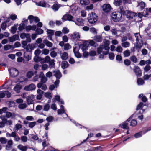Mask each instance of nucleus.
I'll list each match as a JSON object with an SVG mask.
<instances>
[{
    "label": "nucleus",
    "mask_w": 151,
    "mask_h": 151,
    "mask_svg": "<svg viewBox=\"0 0 151 151\" xmlns=\"http://www.w3.org/2000/svg\"><path fill=\"white\" fill-rule=\"evenodd\" d=\"M122 3L121 0H114V4L116 6H119Z\"/></svg>",
    "instance_id": "obj_50"
},
{
    "label": "nucleus",
    "mask_w": 151,
    "mask_h": 151,
    "mask_svg": "<svg viewBox=\"0 0 151 151\" xmlns=\"http://www.w3.org/2000/svg\"><path fill=\"white\" fill-rule=\"evenodd\" d=\"M110 31L111 32L112 35H117V32L118 31L115 28H111Z\"/></svg>",
    "instance_id": "obj_42"
},
{
    "label": "nucleus",
    "mask_w": 151,
    "mask_h": 151,
    "mask_svg": "<svg viewBox=\"0 0 151 151\" xmlns=\"http://www.w3.org/2000/svg\"><path fill=\"white\" fill-rule=\"evenodd\" d=\"M34 96L33 95H31L27 96L26 101L28 104H30L33 103V99L34 98Z\"/></svg>",
    "instance_id": "obj_14"
},
{
    "label": "nucleus",
    "mask_w": 151,
    "mask_h": 151,
    "mask_svg": "<svg viewBox=\"0 0 151 151\" xmlns=\"http://www.w3.org/2000/svg\"><path fill=\"white\" fill-rule=\"evenodd\" d=\"M137 124V122L136 120L135 119L132 120L130 122V125L132 127H134Z\"/></svg>",
    "instance_id": "obj_39"
},
{
    "label": "nucleus",
    "mask_w": 151,
    "mask_h": 151,
    "mask_svg": "<svg viewBox=\"0 0 151 151\" xmlns=\"http://www.w3.org/2000/svg\"><path fill=\"white\" fill-rule=\"evenodd\" d=\"M19 39V36L17 35H14L12 36L9 37V41L12 42Z\"/></svg>",
    "instance_id": "obj_24"
},
{
    "label": "nucleus",
    "mask_w": 151,
    "mask_h": 151,
    "mask_svg": "<svg viewBox=\"0 0 151 151\" xmlns=\"http://www.w3.org/2000/svg\"><path fill=\"white\" fill-rule=\"evenodd\" d=\"M137 83L138 85H142L144 83L143 80L141 78H139L137 79Z\"/></svg>",
    "instance_id": "obj_48"
},
{
    "label": "nucleus",
    "mask_w": 151,
    "mask_h": 151,
    "mask_svg": "<svg viewBox=\"0 0 151 151\" xmlns=\"http://www.w3.org/2000/svg\"><path fill=\"white\" fill-rule=\"evenodd\" d=\"M88 43L87 41H84L83 42V44L80 45L79 46L82 50L83 51L87 49Z\"/></svg>",
    "instance_id": "obj_19"
},
{
    "label": "nucleus",
    "mask_w": 151,
    "mask_h": 151,
    "mask_svg": "<svg viewBox=\"0 0 151 151\" xmlns=\"http://www.w3.org/2000/svg\"><path fill=\"white\" fill-rule=\"evenodd\" d=\"M83 20L81 18H77L76 20L73 21L78 26H83L84 25Z\"/></svg>",
    "instance_id": "obj_10"
},
{
    "label": "nucleus",
    "mask_w": 151,
    "mask_h": 151,
    "mask_svg": "<svg viewBox=\"0 0 151 151\" xmlns=\"http://www.w3.org/2000/svg\"><path fill=\"white\" fill-rule=\"evenodd\" d=\"M38 5L43 7H47L48 5L46 4L44 1H41L38 3Z\"/></svg>",
    "instance_id": "obj_40"
},
{
    "label": "nucleus",
    "mask_w": 151,
    "mask_h": 151,
    "mask_svg": "<svg viewBox=\"0 0 151 151\" xmlns=\"http://www.w3.org/2000/svg\"><path fill=\"white\" fill-rule=\"evenodd\" d=\"M21 139L23 142H26L27 140V137L25 136L21 137Z\"/></svg>",
    "instance_id": "obj_64"
},
{
    "label": "nucleus",
    "mask_w": 151,
    "mask_h": 151,
    "mask_svg": "<svg viewBox=\"0 0 151 151\" xmlns=\"http://www.w3.org/2000/svg\"><path fill=\"white\" fill-rule=\"evenodd\" d=\"M29 34H26L25 33H21L20 35V37L22 39H24L25 38H26L28 35Z\"/></svg>",
    "instance_id": "obj_62"
},
{
    "label": "nucleus",
    "mask_w": 151,
    "mask_h": 151,
    "mask_svg": "<svg viewBox=\"0 0 151 151\" xmlns=\"http://www.w3.org/2000/svg\"><path fill=\"white\" fill-rule=\"evenodd\" d=\"M98 17L95 13H91L89 14L88 17V20L89 22L91 24H94L97 21Z\"/></svg>",
    "instance_id": "obj_5"
},
{
    "label": "nucleus",
    "mask_w": 151,
    "mask_h": 151,
    "mask_svg": "<svg viewBox=\"0 0 151 151\" xmlns=\"http://www.w3.org/2000/svg\"><path fill=\"white\" fill-rule=\"evenodd\" d=\"M136 41V48H141L143 45V41L139 33L134 34Z\"/></svg>",
    "instance_id": "obj_3"
},
{
    "label": "nucleus",
    "mask_w": 151,
    "mask_h": 151,
    "mask_svg": "<svg viewBox=\"0 0 151 151\" xmlns=\"http://www.w3.org/2000/svg\"><path fill=\"white\" fill-rule=\"evenodd\" d=\"M69 35L71 37L72 39L76 40H79L81 37L80 33L76 32H74L73 34H69Z\"/></svg>",
    "instance_id": "obj_8"
},
{
    "label": "nucleus",
    "mask_w": 151,
    "mask_h": 151,
    "mask_svg": "<svg viewBox=\"0 0 151 151\" xmlns=\"http://www.w3.org/2000/svg\"><path fill=\"white\" fill-rule=\"evenodd\" d=\"M18 24H15L13 26L11 27L10 32L12 34H14L16 32L18 27Z\"/></svg>",
    "instance_id": "obj_26"
},
{
    "label": "nucleus",
    "mask_w": 151,
    "mask_h": 151,
    "mask_svg": "<svg viewBox=\"0 0 151 151\" xmlns=\"http://www.w3.org/2000/svg\"><path fill=\"white\" fill-rule=\"evenodd\" d=\"M68 66V63L66 61H64L62 62L61 64V67L63 69L67 68Z\"/></svg>",
    "instance_id": "obj_43"
},
{
    "label": "nucleus",
    "mask_w": 151,
    "mask_h": 151,
    "mask_svg": "<svg viewBox=\"0 0 151 151\" xmlns=\"http://www.w3.org/2000/svg\"><path fill=\"white\" fill-rule=\"evenodd\" d=\"M16 116V114L14 113H11L10 112H6V116L8 118L14 119Z\"/></svg>",
    "instance_id": "obj_18"
},
{
    "label": "nucleus",
    "mask_w": 151,
    "mask_h": 151,
    "mask_svg": "<svg viewBox=\"0 0 151 151\" xmlns=\"http://www.w3.org/2000/svg\"><path fill=\"white\" fill-rule=\"evenodd\" d=\"M73 17L70 14H67L63 16V17L62 18V19H64L65 20H69L70 21H74L72 20L73 19Z\"/></svg>",
    "instance_id": "obj_21"
},
{
    "label": "nucleus",
    "mask_w": 151,
    "mask_h": 151,
    "mask_svg": "<svg viewBox=\"0 0 151 151\" xmlns=\"http://www.w3.org/2000/svg\"><path fill=\"white\" fill-rule=\"evenodd\" d=\"M127 12V17L129 18V19H131L133 18V17H135L137 16V14L131 11L126 12Z\"/></svg>",
    "instance_id": "obj_16"
},
{
    "label": "nucleus",
    "mask_w": 151,
    "mask_h": 151,
    "mask_svg": "<svg viewBox=\"0 0 151 151\" xmlns=\"http://www.w3.org/2000/svg\"><path fill=\"white\" fill-rule=\"evenodd\" d=\"M124 56L126 57L129 56L130 55V52L129 50H127L123 52Z\"/></svg>",
    "instance_id": "obj_53"
},
{
    "label": "nucleus",
    "mask_w": 151,
    "mask_h": 151,
    "mask_svg": "<svg viewBox=\"0 0 151 151\" xmlns=\"http://www.w3.org/2000/svg\"><path fill=\"white\" fill-rule=\"evenodd\" d=\"M22 88V86L17 84L14 88V90L17 93L20 92V90Z\"/></svg>",
    "instance_id": "obj_27"
},
{
    "label": "nucleus",
    "mask_w": 151,
    "mask_h": 151,
    "mask_svg": "<svg viewBox=\"0 0 151 151\" xmlns=\"http://www.w3.org/2000/svg\"><path fill=\"white\" fill-rule=\"evenodd\" d=\"M50 107V105L49 104H47L44 105L43 110L45 111H48Z\"/></svg>",
    "instance_id": "obj_58"
},
{
    "label": "nucleus",
    "mask_w": 151,
    "mask_h": 151,
    "mask_svg": "<svg viewBox=\"0 0 151 151\" xmlns=\"http://www.w3.org/2000/svg\"><path fill=\"white\" fill-rule=\"evenodd\" d=\"M34 73L32 71H29L27 74V76L28 78H31L33 75Z\"/></svg>",
    "instance_id": "obj_56"
},
{
    "label": "nucleus",
    "mask_w": 151,
    "mask_h": 151,
    "mask_svg": "<svg viewBox=\"0 0 151 151\" xmlns=\"http://www.w3.org/2000/svg\"><path fill=\"white\" fill-rule=\"evenodd\" d=\"M14 47L13 45H6L4 46V49L5 50H7L9 49L13 50Z\"/></svg>",
    "instance_id": "obj_29"
},
{
    "label": "nucleus",
    "mask_w": 151,
    "mask_h": 151,
    "mask_svg": "<svg viewBox=\"0 0 151 151\" xmlns=\"http://www.w3.org/2000/svg\"><path fill=\"white\" fill-rule=\"evenodd\" d=\"M143 104L142 102H140L136 109L137 111L136 112L137 116L138 118L140 120L142 119L143 117L142 114L144 112V110L143 109H141L143 107Z\"/></svg>",
    "instance_id": "obj_2"
},
{
    "label": "nucleus",
    "mask_w": 151,
    "mask_h": 151,
    "mask_svg": "<svg viewBox=\"0 0 151 151\" xmlns=\"http://www.w3.org/2000/svg\"><path fill=\"white\" fill-rule=\"evenodd\" d=\"M55 99L60 104H64V102L62 99H60V96L58 95L56 96L55 97Z\"/></svg>",
    "instance_id": "obj_32"
},
{
    "label": "nucleus",
    "mask_w": 151,
    "mask_h": 151,
    "mask_svg": "<svg viewBox=\"0 0 151 151\" xmlns=\"http://www.w3.org/2000/svg\"><path fill=\"white\" fill-rule=\"evenodd\" d=\"M138 6V7L141 9H143L145 6V3L143 2L142 1L139 4Z\"/></svg>",
    "instance_id": "obj_46"
},
{
    "label": "nucleus",
    "mask_w": 151,
    "mask_h": 151,
    "mask_svg": "<svg viewBox=\"0 0 151 151\" xmlns=\"http://www.w3.org/2000/svg\"><path fill=\"white\" fill-rule=\"evenodd\" d=\"M43 42L47 46L49 47H51L53 46V44L49 41L47 39H45L43 41Z\"/></svg>",
    "instance_id": "obj_28"
},
{
    "label": "nucleus",
    "mask_w": 151,
    "mask_h": 151,
    "mask_svg": "<svg viewBox=\"0 0 151 151\" xmlns=\"http://www.w3.org/2000/svg\"><path fill=\"white\" fill-rule=\"evenodd\" d=\"M19 26L18 29L20 31H22L25 29V24L24 23L20 24Z\"/></svg>",
    "instance_id": "obj_49"
},
{
    "label": "nucleus",
    "mask_w": 151,
    "mask_h": 151,
    "mask_svg": "<svg viewBox=\"0 0 151 151\" xmlns=\"http://www.w3.org/2000/svg\"><path fill=\"white\" fill-rule=\"evenodd\" d=\"M115 51L117 52L121 53L122 52L123 49L120 46H118L115 49Z\"/></svg>",
    "instance_id": "obj_54"
},
{
    "label": "nucleus",
    "mask_w": 151,
    "mask_h": 151,
    "mask_svg": "<svg viewBox=\"0 0 151 151\" xmlns=\"http://www.w3.org/2000/svg\"><path fill=\"white\" fill-rule=\"evenodd\" d=\"M80 4L82 5H87L90 3L89 0H80Z\"/></svg>",
    "instance_id": "obj_33"
},
{
    "label": "nucleus",
    "mask_w": 151,
    "mask_h": 151,
    "mask_svg": "<svg viewBox=\"0 0 151 151\" xmlns=\"http://www.w3.org/2000/svg\"><path fill=\"white\" fill-rule=\"evenodd\" d=\"M135 114H133L125 122L120 124L119 126L123 129L128 130L129 128L128 126V124L127 122L130 120V119L132 118L133 116H135Z\"/></svg>",
    "instance_id": "obj_6"
},
{
    "label": "nucleus",
    "mask_w": 151,
    "mask_h": 151,
    "mask_svg": "<svg viewBox=\"0 0 151 151\" xmlns=\"http://www.w3.org/2000/svg\"><path fill=\"white\" fill-rule=\"evenodd\" d=\"M44 96L45 97L50 99L52 97V96L51 93L49 92L45 93Z\"/></svg>",
    "instance_id": "obj_51"
},
{
    "label": "nucleus",
    "mask_w": 151,
    "mask_h": 151,
    "mask_svg": "<svg viewBox=\"0 0 151 151\" xmlns=\"http://www.w3.org/2000/svg\"><path fill=\"white\" fill-rule=\"evenodd\" d=\"M109 47L108 44L102 45L97 48V52L99 54L102 52L103 54L106 55L109 53Z\"/></svg>",
    "instance_id": "obj_1"
},
{
    "label": "nucleus",
    "mask_w": 151,
    "mask_h": 151,
    "mask_svg": "<svg viewBox=\"0 0 151 151\" xmlns=\"http://www.w3.org/2000/svg\"><path fill=\"white\" fill-rule=\"evenodd\" d=\"M60 55L61 58L63 60H66L68 57V53L66 52H64L62 53H61Z\"/></svg>",
    "instance_id": "obj_30"
},
{
    "label": "nucleus",
    "mask_w": 151,
    "mask_h": 151,
    "mask_svg": "<svg viewBox=\"0 0 151 151\" xmlns=\"http://www.w3.org/2000/svg\"><path fill=\"white\" fill-rule=\"evenodd\" d=\"M71 48V46L68 43L65 44L64 45V49L65 50H68Z\"/></svg>",
    "instance_id": "obj_59"
},
{
    "label": "nucleus",
    "mask_w": 151,
    "mask_h": 151,
    "mask_svg": "<svg viewBox=\"0 0 151 151\" xmlns=\"http://www.w3.org/2000/svg\"><path fill=\"white\" fill-rule=\"evenodd\" d=\"M134 71L135 72L136 75L137 77H140L141 76V72L139 67L135 66L134 68Z\"/></svg>",
    "instance_id": "obj_17"
},
{
    "label": "nucleus",
    "mask_w": 151,
    "mask_h": 151,
    "mask_svg": "<svg viewBox=\"0 0 151 151\" xmlns=\"http://www.w3.org/2000/svg\"><path fill=\"white\" fill-rule=\"evenodd\" d=\"M35 47V46L34 44H29L26 46L24 49L27 52H31Z\"/></svg>",
    "instance_id": "obj_11"
},
{
    "label": "nucleus",
    "mask_w": 151,
    "mask_h": 151,
    "mask_svg": "<svg viewBox=\"0 0 151 151\" xmlns=\"http://www.w3.org/2000/svg\"><path fill=\"white\" fill-rule=\"evenodd\" d=\"M11 19L13 20H15L17 18V16L15 14H12L9 17Z\"/></svg>",
    "instance_id": "obj_63"
},
{
    "label": "nucleus",
    "mask_w": 151,
    "mask_h": 151,
    "mask_svg": "<svg viewBox=\"0 0 151 151\" xmlns=\"http://www.w3.org/2000/svg\"><path fill=\"white\" fill-rule=\"evenodd\" d=\"M18 148L22 151H26L27 149L26 146H24L21 144L19 145L18 146Z\"/></svg>",
    "instance_id": "obj_36"
},
{
    "label": "nucleus",
    "mask_w": 151,
    "mask_h": 151,
    "mask_svg": "<svg viewBox=\"0 0 151 151\" xmlns=\"http://www.w3.org/2000/svg\"><path fill=\"white\" fill-rule=\"evenodd\" d=\"M18 108L20 109H24L27 107V105L25 103L20 104L19 105Z\"/></svg>",
    "instance_id": "obj_52"
},
{
    "label": "nucleus",
    "mask_w": 151,
    "mask_h": 151,
    "mask_svg": "<svg viewBox=\"0 0 151 151\" xmlns=\"http://www.w3.org/2000/svg\"><path fill=\"white\" fill-rule=\"evenodd\" d=\"M60 7V5L57 4H54L52 6V8L54 11L58 10Z\"/></svg>",
    "instance_id": "obj_41"
},
{
    "label": "nucleus",
    "mask_w": 151,
    "mask_h": 151,
    "mask_svg": "<svg viewBox=\"0 0 151 151\" xmlns=\"http://www.w3.org/2000/svg\"><path fill=\"white\" fill-rule=\"evenodd\" d=\"M3 122H4L5 123V124H6L7 125H11L12 124L13 122L11 120H7L6 119H3Z\"/></svg>",
    "instance_id": "obj_37"
},
{
    "label": "nucleus",
    "mask_w": 151,
    "mask_h": 151,
    "mask_svg": "<svg viewBox=\"0 0 151 151\" xmlns=\"http://www.w3.org/2000/svg\"><path fill=\"white\" fill-rule=\"evenodd\" d=\"M6 91H0V98H3L5 96L6 94Z\"/></svg>",
    "instance_id": "obj_61"
},
{
    "label": "nucleus",
    "mask_w": 151,
    "mask_h": 151,
    "mask_svg": "<svg viewBox=\"0 0 151 151\" xmlns=\"http://www.w3.org/2000/svg\"><path fill=\"white\" fill-rule=\"evenodd\" d=\"M49 67L51 68H53L55 66V63L54 60H51L49 62Z\"/></svg>",
    "instance_id": "obj_45"
},
{
    "label": "nucleus",
    "mask_w": 151,
    "mask_h": 151,
    "mask_svg": "<svg viewBox=\"0 0 151 151\" xmlns=\"http://www.w3.org/2000/svg\"><path fill=\"white\" fill-rule=\"evenodd\" d=\"M148 15V13L146 11H144L143 14H142L140 13H138V16L139 18H141L143 16L146 17Z\"/></svg>",
    "instance_id": "obj_34"
},
{
    "label": "nucleus",
    "mask_w": 151,
    "mask_h": 151,
    "mask_svg": "<svg viewBox=\"0 0 151 151\" xmlns=\"http://www.w3.org/2000/svg\"><path fill=\"white\" fill-rule=\"evenodd\" d=\"M142 133L143 134V131L136 133L134 135L135 137L137 138L141 137L142 135Z\"/></svg>",
    "instance_id": "obj_55"
},
{
    "label": "nucleus",
    "mask_w": 151,
    "mask_h": 151,
    "mask_svg": "<svg viewBox=\"0 0 151 151\" xmlns=\"http://www.w3.org/2000/svg\"><path fill=\"white\" fill-rule=\"evenodd\" d=\"M111 16L114 21L117 22L121 20L122 15L119 12H115L111 14Z\"/></svg>",
    "instance_id": "obj_4"
},
{
    "label": "nucleus",
    "mask_w": 151,
    "mask_h": 151,
    "mask_svg": "<svg viewBox=\"0 0 151 151\" xmlns=\"http://www.w3.org/2000/svg\"><path fill=\"white\" fill-rule=\"evenodd\" d=\"M131 60L134 63H136L137 61V59L135 56H132L130 57Z\"/></svg>",
    "instance_id": "obj_57"
},
{
    "label": "nucleus",
    "mask_w": 151,
    "mask_h": 151,
    "mask_svg": "<svg viewBox=\"0 0 151 151\" xmlns=\"http://www.w3.org/2000/svg\"><path fill=\"white\" fill-rule=\"evenodd\" d=\"M49 50L46 49H44L42 51V54L45 55L48 54L49 53Z\"/></svg>",
    "instance_id": "obj_60"
},
{
    "label": "nucleus",
    "mask_w": 151,
    "mask_h": 151,
    "mask_svg": "<svg viewBox=\"0 0 151 151\" xmlns=\"http://www.w3.org/2000/svg\"><path fill=\"white\" fill-rule=\"evenodd\" d=\"M139 97L140 98L142 97L141 100L144 102H146L147 101V99L145 96H143V94H140L139 95Z\"/></svg>",
    "instance_id": "obj_47"
},
{
    "label": "nucleus",
    "mask_w": 151,
    "mask_h": 151,
    "mask_svg": "<svg viewBox=\"0 0 151 151\" xmlns=\"http://www.w3.org/2000/svg\"><path fill=\"white\" fill-rule=\"evenodd\" d=\"M36 88L35 86L33 84H31L29 85L26 86L24 88V89L26 91L33 90Z\"/></svg>",
    "instance_id": "obj_15"
},
{
    "label": "nucleus",
    "mask_w": 151,
    "mask_h": 151,
    "mask_svg": "<svg viewBox=\"0 0 151 151\" xmlns=\"http://www.w3.org/2000/svg\"><path fill=\"white\" fill-rule=\"evenodd\" d=\"M118 12H119L121 13L122 15H124L126 14V12L124 10V8L123 6H120L118 9Z\"/></svg>",
    "instance_id": "obj_44"
},
{
    "label": "nucleus",
    "mask_w": 151,
    "mask_h": 151,
    "mask_svg": "<svg viewBox=\"0 0 151 151\" xmlns=\"http://www.w3.org/2000/svg\"><path fill=\"white\" fill-rule=\"evenodd\" d=\"M111 9V7L110 4H104L103 6V10L105 12H109Z\"/></svg>",
    "instance_id": "obj_13"
},
{
    "label": "nucleus",
    "mask_w": 151,
    "mask_h": 151,
    "mask_svg": "<svg viewBox=\"0 0 151 151\" xmlns=\"http://www.w3.org/2000/svg\"><path fill=\"white\" fill-rule=\"evenodd\" d=\"M36 28V25H33L31 26L29 25L25 27V29L27 31L29 32L30 30H35Z\"/></svg>",
    "instance_id": "obj_25"
},
{
    "label": "nucleus",
    "mask_w": 151,
    "mask_h": 151,
    "mask_svg": "<svg viewBox=\"0 0 151 151\" xmlns=\"http://www.w3.org/2000/svg\"><path fill=\"white\" fill-rule=\"evenodd\" d=\"M60 109H59L57 111L58 114V115L60 114L65 113V110L64 108V106L63 105L60 106Z\"/></svg>",
    "instance_id": "obj_31"
},
{
    "label": "nucleus",
    "mask_w": 151,
    "mask_h": 151,
    "mask_svg": "<svg viewBox=\"0 0 151 151\" xmlns=\"http://www.w3.org/2000/svg\"><path fill=\"white\" fill-rule=\"evenodd\" d=\"M121 45L124 48H127L130 46V43L128 42H123L121 43Z\"/></svg>",
    "instance_id": "obj_35"
},
{
    "label": "nucleus",
    "mask_w": 151,
    "mask_h": 151,
    "mask_svg": "<svg viewBox=\"0 0 151 151\" xmlns=\"http://www.w3.org/2000/svg\"><path fill=\"white\" fill-rule=\"evenodd\" d=\"M28 19H29L30 23L33 22L37 23L40 21L39 19L37 17H35L32 15H29L28 17Z\"/></svg>",
    "instance_id": "obj_9"
},
{
    "label": "nucleus",
    "mask_w": 151,
    "mask_h": 151,
    "mask_svg": "<svg viewBox=\"0 0 151 151\" xmlns=\"http://www.w3.org/2000/svg\"><path fill=\"white\" fill-rule=\"evenodd\" d=\"M54 75L57 79H60L62 77V75L60 72L57 70H55L53 72Z\"/></svg>",
    "instance_id": "obj_23"
},
{
    "label": "nucleus",
    "mask_w": 151,
    "mask_h": 151,
    "mask_svg": "<svg viewBox=\"0 0 151 151\" xmlns=\"http://www.w3.org/2000/svg\"><path fill=\"white\" fill-rule=\"evenodd\" d=\"M37 87L39 88H41L43 90H45L47 89V87L45 83H42L41 82H40L37 85Z\"/></svg>",
    "instance_id": "obj_20"
},
{
    "label": "nucleus",
    "mask_w": 151,
    "mask_h": 151,
    "mask_svg": "<svg viewBox=\"0 0 151 151\" xmlns=\"http://www.w3.org/2000/svg\"><path fill=\"white\" fill-rule=\"evenodd\" d=\"M47 33L48 39L50 40H52V36L54 34V31L52 30L47 29Z\"/></svg>",
    "instance_id": "obj_22"
},
{
    "label": "nucleus",
    "mask_w": 151,
    "mask_h": 151,
    "mask_svg": "<svg viewBox=\"0 0 151 151\" xmlns=\"http://www.w3.org/2000/svg\"><path fill=\"white\" fill-rule=\"evenodd\" d=\"M80 46L77 45H75L73 47V52L75 56L78 58H80L81 54L79 52Z\"/></svg>",
    "instance_id": "obj_7"
},
{
    "label": "nucleus",
    "mask_w": 151,
    "mask_h": 151,
    "mask_svg": "<svg viewBox=\"0 0 151 151\" xmlns=\"http://www.w3.org/2000/svg\"><path fill=\"white\" fill-rule=\"evenodd\" d=\"M9 71L11 76L12 77H15L18 74V70L15 68H11Z\"/></svg>",
    "instance_id": "obj_12"
},
{
    "label": "nucleus",
    "mask_w": 151,
    "mask_h": 151,
    "mask_svg": "<svg viewBox=\"0 0 151 151\" xmlns=\"http://www.w3.org/2000/svg\"><path fill=\"white\" fill-rule=\"evenodd\" d=\"M94 39L95 41L97 42H100L102 40L101 36L100 35L96 36L94 37Z\"/></svg>",
    "instance_id": "obj_38"
}]
</instances>
